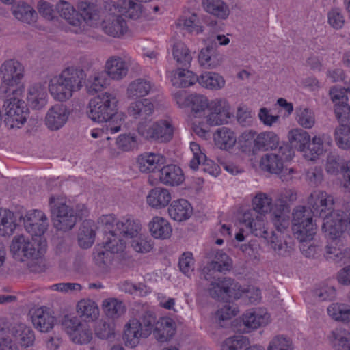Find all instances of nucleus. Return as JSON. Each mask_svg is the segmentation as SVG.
I'll return each instance as SVG.
<instances>
[{"instance_id":"338daca9","label":"nucleus","mask_w":350,"mask_h":350,"mask_svg":"<svg viewBox=\"0 0 350 350\" xmlns=\"http://www.w3.org/2000/svg\"><path fill=\"white\" fill-rule=\"evenodd\" d=\"M249 345L248 339L243 336H234L226 338L221 345V350H241Z\"/></svg>"},{"instance_id":"8fccbe9b","label":"nucleus","mask_w":350,"mask_h":350,"mask_svg":"<svg viewBox=\"0 0 350 350\" xmlns=\"http://www.w3.org/2000/svg\"><path fill=\"white\" fill-rule=\"evenodd\" d=\"M78 314L88 321L96 320L99 314L97 304L91 299H81L77 305Z\"/></svg>"},{"instance_id":"f8f14e48","label":"nucleus","mask_w":350,"mask_h":350,"mask_svg":"<svg viewBox=\"0 0 350 350\" xmlns=\"http://www.w3.org/2000/svg\"><path fill=\"white\" fill-rule=\"evenodd\" d=\"M25 230L32 237H41L48 228V219L46 215L39 210H31L19 217Z\"/></svg>"},{"instance_id":"4c0bfd02","label":"nucleus","mask_w":350,"mask_h":350,"mask_svg":"<svg viewBox=\"0 0 350 350\" xmlns=\"http://www.w3.org/2000/svg\"><path fill=\"white\" fill-rule=\"evenodd\" d=\"M223 56L213 46L202 49L198 55V62L205 68H214L220 65Z\"/></svg>"},{"instance_id":"680f3d73","label":"nucleus","mask_w":350,"mask_h":350,"mask_svg":"<svg viewBox=\"0 0 350 350\" xmlns=\"http://www.w3.org/2000/svg\"><path fill=\"white\" fill-rule=\"evenodd\" d=\"M103 308L108 318L116 319L120 317L125 312V307L121 301L115 298L105 299Z\"/></svg>"},{"instance_id":"37998d69","label":"nucleus","mask_w":350,"mask_h":350,"mask_svg":"<svg viewBox=\"0 0 350 350\" xmlns=\"http://www.w3.org/2000/svg\"><path fill=\"white\" fill-rule=\"evenodd\" d=\"M80 14L79 17L84 23V31H85L86 26H92L96 23L99 20V9L93 3H88L82 2L79 5Z\"/></svg>"},{"instance_id":"e433bc0d","label":"nucleus","mask_w":350,"mask_h":350,"mask_svg":"<svg viewBox=\"0 0 350 350\" xmlns=\"http://www.w3.org/2000/svg\"><path fill=\"white\" fill-rule=\"evenodd\" d=\"M171 200V193L167 189L163 187H155L151 189L147 196V203L155 208L167 206Z\"/></svg>"},{"instance_id":"ddd939ff","label":"nucleus","mask_w":350,"mask_h":350,"mask_svg":"<svg viewBox=\"0 0 350 350\" xmlns=\"http://www.w3.org/2000/svg\"><path fill=\"white\" fill-rule=\"evenodd\" d=\"M241 137L245 142L253 140V149L256 150H273L282 144L280 143L278 135L273 131L262 132L256 135L254 131H246L242 134Z\"/></svg>"},{"instance_id":"b1692460","label":"nucleus","mask_w":350,"mask_h":350,"mask_svg":"<svg viewBox=\"0 0 350 350\" xmlns=\"http://www.w3.org/2000/svg\"><path fill=\"white\" fill-rule=\"evenodd\" d=\"M347 89L334 87L330 90L332 100L335 104L334 112L338 120H344V115L350 116V107L347 105Z\"/></svg>"},{"instance_id":"58836bf2","label":"nucleus","mask_w":350,"mask_h":350,"mask_svg":"<svg viewBox=\"0 0 350 350\" xmlns=\"http://www.w3.org/2000/svg\"><path fill=\"white\" fill-rule=\"evenodd\" d=\"M171 81L176 88H187L197 81V77L191 71L185 68H178L172 72Z\"/></svg>"},{"instance_id":"ea45409f","label":"nucleus","mask_w":350,"mask_h":350,"mask_svg":"<svg viewBox=\"0 0 350 350\" xmlns=\"http://www.w3.org/2000/svg\"><path fill=\"white\" fill-rule=\"evenodd\" d=\"M232 262L229 256L221 250H217L214 259L207 265L208 273H225L232 268Z\"/></svg>"},{"instance_id":"09e8293b","label":"nucleus","mask_w":350,"mask_h":350,"mask_svg":"<svg viewBox=\"0 0 350 350\" xmlns=\"http://www.w3.org/2000/svg\"><path fill=\"white\" fill-rule=\"evenodd\" d=\"M16 226V216L14 213L10 210L0 208V235L12 234Z\"/></svg>"},{"instance_id":"72a5a7b5","label":"nucleus","mask_w":350,"mask_h":350,"mask_svg":"<svg viewBox=\"0 0 350 350\" xmlns=\"http://www.w3.org/2000/svg\"><path fill=\"white\" fill-rule=\"evenodd\" d=\"M176 325L172 319L163 317L157 321L154 329V335L161 342L167 341L175 334Z\"/></svg>"},{"instance_id":"c756f323","label":"nucleus","mask_w":350,"mask_h":350,"mask_svg":"<svg viewBox=\"0 0 350 350\" xmlns=\"http://www.w3.org/2000/svg\"><path fill=\"white\" fill-rule=\"evenodd\" d=\"M154 84L145 79L139 78L131 81L126 89V96L129 99L142 98L150 94Z\"/></svg>"},{"instance_id":"69168bd1","label":"nucleus","mask_w":350,"mask_h":350,"mask_svg":"<svg viewBox=\"0 0 350 350\" xmlns=\"http://www.w3.org/2000/svg\"><path fill=\"white\" fill-rule=\"evenodd\" d=\"M346 164L345 161L342 157L336 153L332 152L327 155L325 170L330 174L336 175L340 172H343Z\"/></svg>"},{"instance_id":"a19ab883","label":"nucleus","mask_w":350,"mask_h":350,"mask_svg":"<svg viewBox=\"0 0 350 350\" xmlns=\"http://www.w3.org/2000/svg\"><path fill=\"white\" fill-rule=\"evenodd\" d=\"M197 82L203 88L211 90L223 88L226 81L224 77L217 72H206L197 77Z\"/></svg>"},{"instance_id":"6e6552de","label":"nucleus","mask_w":350,"mask_h":350,"mask_svg":"<svg viewBox=\"0 0 350 350\" xmlns=\"http://www.w3.org/2000/svg\"><path fill=\"white\" fill-rule=\"evenodd\" d=\"M22 94L9 93L8 96H1L4 100L3 109L5 111V122L11 127H19L27 120L28 109L25 101L21 99Z\"/></svg>"},{"instance_id":"423d86ee","label":"nucleus","mask_w":350,"mask_h":350,"mask_svg":"<svg viewBox=\"0 0 350 350\" xmlns=\"http://www.w3.org/2000/svg\"><path fill=\"white\" fill-rule=\"evenodd\" d=\"M49 206L53 226L57 230L65 232L75 226L77 215L72 207L67 204L64 197L51 196Z\"/></svg>"},{"instance_id":"5701e85b","label":"nucleus","mask_w":350,"mask_h":350,"mask_svg":"<svg viewBox=\"0 0 350 350\" xmlns=\"http://www.w3.org/2000/svg\"><path fill=\"white\" fill-rule=\"evenodd\" d=\"M142 229V224L139 220L135 219L131 215H126L118 219L115 232L119 233L120 237L128 240L135 237L139 234Z\"/></svg>"},{"instance_id":"5fc2aeb1","label":"nucleus","mask_w":350,"mask_h":350,"mask_svg":"<svg viewBox=\"0 0 350 350\" xmlns=\"http://www.w3.org/2000/svg\"><path fill=\"white\" fill-rule=\"evenodd\" d=\"M45 252V241L40 240L39 242H36L27 238L23 257L27 259L36 260L38 262H42V256Z\"/></svg>"},{"instance_id":"393cba45","label":"nucleus","mask_w":350,"mask_h":350,"mask_svg":"<svg viewBox=\"0 0 350 350\" xmlns=\"http://www.w3.org/2000/svg\"><path fill=\"white\" fill-rule=\"evenodd\" d=\"M129 66L126 59L119 56H111L106 62L105 72L113 80H121L126 76Z\"/></svg>"},{"instance_id":"473e14b6","label":"nucleus","mask_w":350,"mask_h":350,"mask_svg":"<svg viewBox=\"0 0 350 350\" xmlns=\"http://www.w3.org/2000/svg\"><path fill=\"white\" fill-rule=\"evenodd\" d=\"M11 334L14 341L19 343L21 347L31 346L35 340L33 330L24 323L14 325L11 329Z\"/></svg>"},{"instance_id":"13d9d810","label":"nucleus","mask_w":350,"mask_h":350,"mask_svg":"<svg viewBox=\"0 0 350 350\" xmlns=\"http://www.w3.org/2000/svg\"><path fill=\"white\" fill-rule=\"evenodd\" d=\"M328 314L335 321L350 323V306L343 303H333L327 309Z\"/></svg>"},{"instance_id":"4468645a","label":"nucleus","mask_w":350,"mask_h":350,"mask_svg":"<svg viewBox=\"0 0 350 350\" xmlns=\"http://www.w3.org/2000/svg\"><path fill=\"white\" fill-rule=\"evenodd\" d=\"M307 202L312 214L321 218L334 211L333 197L323 191L312 192Z\"/></svg>"},{"instance_id":"f257e3e1","label":"nucleus","mask_w":350,"mask_h":350,"mask_svg":"<svg viewBox=\"0 0 350 350\" xmlns=\"http://www.w3.org/2000/svg\"><path fill=\"white\" fill-rule=\"evenodd\" d=\"M118 103L113 93H101L90 100L87 115L94 122H108L107 130L109 129L111 133H116L120 131L121 125L126 118L124 113L118 112Z\"/></svg>"},{"instance_id":"a18cd8bd","label":"nucleus","mask_w":350,"mask_h":350,"mask_svg":"<svg viewBox=\"0 0 350 350\" xmlns=\"http://www.w3.org/2000/svg\"><path fill=\"white\" fill-rule=\"evenodd\" d=\"M329 340L335 350H350V332L336 328L331 332Z\"/></svg>"},{"instance_id":"2eb2a0df","label":"nucleus","mask_w":350,"mask_h":350,"mask_svg":"<svg viewBox=\"0 0 350 350\" xmlns=\"http://www.w3.org/2000/svg\"><path fill=\"white\" fill-rule=\"evenodd\" d=\"M239 221L254 236L267 240L269 239V233L263 215H259L253 210H247L240 217Z\"/></svg>"},{"instance_id":"aec40b11","label":"nucleus","mask_w":350,"mask_h":350,"mask_svg":"<svg viewBox=\"0 0 350 350\" xmlns=\"http://www.w3.org/2000/svg\"><path fill=\"white\" fill-rule=\"evenodd\" d=\"M105 8L109 12L117 11L121 15L125 14L126 16L135 20L138 19L142 14V5L132 0L110 1L106 2Z\"/></svg>"},{"instance_id":"c85d7f7f","label":"nucleus","mask_w":350,"mask_h":350,"mask_svg":"<svg viewBox=\"0 0 350 350\" xmlns=\"http://www.w3.org/2000/svg\"><path fill=\"white\" fill-rule=\"evenodd\" d=\"M141 338H146L142 330V325L137 319H132L125 325L123 339L126 346L135 347Z\"/></svg>"},{"instance_id":"2f4dec72","label":"nucleus","mask_w":350,"mask_h":350,"mask_svg":"<svg viewBox=\"0 0 350 350\" xmlns=\"http://www.w3.org/2000/svg\"><path fill=\"white\" fill-rule=\"evenodd\" d=\"M193 212L189 202L184 199L173 201L168 208L170 217L177 221H183L190 217Z\"/></svg>"},{"instance_id":"864d4df0","label":"nucleus","mask_w":350,"mask_h":350,"mask_svg":"<svg viewBox=\"0 0 350 350\" xmlns=\"http://www.w3.org/2000/svg\"><path fill=\"white\" fill-rule=\"evenodd\" d=\"M288 139L293 147L304 153L310 142V136L301 129H295L288 133Z\"/></svg>"},{"instance_id":"9d476101","label":"nucleus","mask_w":350,"mask_h":350,"mask_svg":"<svg viewBox=\"0 0 350 350\" xmlns=\"http://www.w3.org/2000/svg\"><path fill=\"white\" fill-rule=\"evenodd\" d=\"M138 133L147 140L166 143L173 137L174 126L170 120H159L149 126H142Z\"/></svg>"},{"instance_id":"7ed1b4c3","label":"nucleus","mask_w":350,"mask_h":350,"mask_svg":"<svg viewBox=\"0 0 350 350\" xmlns=\"http://www.w3.org/2000/svg\"><path fill=\"white\" fill-rule=\"evenodd\" d=\"M293 154L288 144L282 143L277 149L262 156L260 166L262 170L271 174H280L283 182H288L293 178L295 171L293 167L286 166L293 158Z\"/></svg>"},{"instance_id":"f3484780","label":"nucleus","mask_w":350,"mask_h":350,"mask_svg":"<svg viewBox=\"0 0 350 350\" xmlns=\"http://www.w3.org/2000/svg\"><path fill=\"white\" fill-rule=\"evenodd\" d=\"M107 11L108 12V15L102 23L103 31L108 36L113 38L122 37L128 31V26L125 19L117 11Z\"/></svg>"},{"instance_id":"4d7b16f0","label":"nucleus","mask_w":350,"mask_h":350,"mask_svg":"<svg viewBox=\"0 0 350 350\" xmlns=\"http://www.w3.org/2000/svg\"><path fill=\"white\" fill-rule=\"evenodd\" d=\"M272 198L265 193H258L252 200L253 208L259 215L273 212L275 209L273 207Z\"/></svg>"},{"instance_id":"bf43d9fd","label":"nucleus","mask_w":350,"mask_h":350,"mask_svg":"<svg viewBox=\"0 0 350 350\" xmlns=\"http://www.w3.org/2000/svg\"><path fill=\"white\" fill-rule=\"evenodd\" d=\"M215 141L219 148L228 150L235 145L237 137L230 129L223 127L217 131L215 135Z\"/></svg>"},{"instance_id":"7c9ffc66","label":"nucleus","mask_w":350,"mask_h":350,"mask_svg":"<svg viewBox=\"0 0 350 350\" xmlns=\"http://www.w3.org/2000/svg\"><path fill=\"white\" fill-rule=\"evenodd\" d=\"M96 225L92 220H85L81 224L77 234L79 245L83 249L90 247L95 239Z\"/></svg>"},{"instance_id":"6ab92c4d","label":"nucleus","mask_w":350,"mask_h":350,"mask_svg":"<svg viewBox=\"0 0 350 350\" xmlns=\"http://www.w3.org/2000/svg\"><path fill=\"white\" fill-rule=\"evenodd\" d=\"M70 110L64 104L52 106L45 116V124L51 131H57L64 126L68 120Z\"/></svg>"},{"instance_id":"1a4fd4ad","label":"nucleus","mask_w":350,"mask_h":350,"mask_svg":"<svg viewBox=\"0 0 350 350\" xmlns=\"http://www.w3.org/2000/svg\"><path fill=\"white\" fill-rule=\"evenodd\" d=\"M62 327L70 340L76 344H87L92 338V332L88 323L81 321L77 317L66 316L62 321Z\"/></svg>"},{"instance_id":"bb28decb","label":"nucleus","mask_w":350,"mask_h":350,"mask_svg":"<svg viewBox=\"0 0 350 350\" xmlns=\"http://www.w3.org/2000/svg\"><path fill=\"white\" fill-rule=\"evenodd\" d=\"M159 180L165 185L177 186L185 180L183 170L175 165L163 166L160 170Z\"/></svg>"},{"instance_id":"f03ea898","label":"nucleus","mask_w":350,"mask_h":350,"mask_svg":"<svg viewBox=\"0 0 350 350\" xmlns=\"http://www.w3.org/2000/svg\"><path fill=\"white\" fill-rule=\"evenodd\" d=\"M86 75L82 69L73 67L64 70L60 75L51 79L49 90L54 99L65 101L79 91L85 83Z\"/></svg>"},{"instance_id":"052dcab7","label":"nucleus","mask_w":350,"mask_h":350,"mask_svg":"<svg viewBox=\"0 0 350 350\" xmlns=\"http://www.w3.org/2000/svg\"><path fill=\"white\" fill-rule=\"evenodd\" d=\"M176 25L196 34H199L203 31L198 16L195 13L190 16H180L176 22Z\"/></svg>"},{"instance_id":"0eeeda50","label":"nucleus","mask_w":350,"mask_h":350,"mask_svg":"<svg viewBox=\"0 0 350 350\" xmlns=\"http://www.w3.org/2000/svg\"><path fill=\"white\" fill-rule=\"evenodd\" d=\"M275 211L271 214V220L279 230L286 229L289 226L288 217L284 213L288 203L297 200V193L294 189L282 188L273 191Z\"/></svg>"},{"instance_id":"603ef678","label":"nucleus","mask_w":350,"mask_h":350,"mask_svg":"<svg viewBox=\"0 0 350 350\" xmlns=\"http://www.w3.org/2000/svg\"><path fill=\"white\" fill-rule=\"evenodd\" d=\"M202 5L208 13L220 19H226L230 14L228 6L222 0H203Z\"/></svg>"},{"instance_id":"20e7f679","label":"nucleus","mask_w":350,"mask_h":350,"mask_svg":"<svg viewBox=\"0 0 350 350\" xmlns=\"http://www.w3.org/2000/svg\"><path fill=\"white\" fill-rule=\"evenodd\" d=\"M0 96H8L9 93L23 94V68L18 62L5 61L0 67Z\"/></svg>"},{"instance_id":"3c124183","label":"nucleus","mask_w":350,"mask_h":350,"mask_svg":"<svg viewBox=\"0 0 350 350\" xmlns=\"http://www.w3.org/2000/svg\"><path fill=\"white\" fill-rule=\"evenodd\" d=\"M172 55L177 65L183 68H188L191 65L192 56L186 44L182 42H176L172 46Z\"/></svg>"},{"instance_id":"79ce46f5","label":"nucleus","mask_w":350,"mask_h":350,"mask_svg":"<svg viewBox=\"0 0 350 350\" xmlns=\"http://www.w3.org/2000/svg\"><path fill=\"white\" fill-rule=\"evenodd\" d=\"M151 234L156 239H165L171 236L172 228L169 222L163 217H154L149 223Z\"/></svg>"},{"instance_id":"39448f33","label":"nucleus","mask_w":350,"mask_h":350,"mask_svg":"<svg viewBox=\"0 0 350 350\" xmlns=\"http://www.w3.org/2000/svg\"><path fill=\"white\" fill-rule=\"evenodd\" d=\"M206 280L209 282L207 291L213 299L219 301H227L228 299H238L242 297L244 290L239 283L230 278H216L212 274L206 273L204 275Z\"/></svg>"},{"instance_id":"c03bdc74","label":"nucleus","mask_w":350,"mask_h":350,"mask_svg":"<svg viewBox=\"0 0 350 350\" xmlns=\"http://www.w3.org/2000/svg\"><path fill=\"white\" fill-rule=\"evenodd\" d=\"M340 124L335 129L334 139L337 146L344 150L350 148V122L346 118L338 120Z\"/></svg>"},{"instance_id":"dca6fc26","label":"nucleus","mask_w":350,"mask_h":350,"mask_svg":"<svg viewBox=\"0 0 350 350\" xmlns=\"http://www.w3.org/2000/svg\"><path fill=\"white\" fill-rule=\"evenodd\" d=\"M322 230L325 235L332 240L339 238L345 232V222L343 213L334 211L323 217Z\"/></svg>"},{"instance_id":"412c9836","label":"nucleus","mask_w":350,"mask_h":350,"mask_svg":"<svg viewBox=\"0 0 350 350\" xmlns=\"http://www.w3.org/2000/svg\"><path fill=\"white\" fill-rule=\"evenodd\" d=\"M57 10L60 16L68 23L72 31L76 33L84 31V23L71 4L65 1H59L57 4Z\"/></svg>"},{"instance_id":"774afa93","label":"nucleus","mask_w":350,"mask_h":350,"mask_svg":"<svg viewBox=\"0 0 350 350\" xmlns=\"http://www.w3.org/2000/svg\"><path fill=\"white\" fill-rule=\"evenodd\" d=\"M267 350H294V347L290 338L279 334L270 340Z\"/></svg>"},{"instance_id":"49530a36","label":"nucleus","mask_w":350,"mask_h":350,"mask_svg":"<svg viewBox=\"0 0 350 350\" xmlns=\"http://www.w3.org/2000/svg\"><path fill=\"white\" fill-rule=\"evenodd\" d=\"M292 230L295 237L300 243L309 242L312 240L317 232V224L313 221L299 224L292 226Z\"/></svg>"},{"instance_id":"0e129e2a","label":"nucleus","mask_w":350,"mask_h":350,"mask_svg":"<svg viewBox=\"0 0 350 350\" xmlns=\"http://www.w3.org/2000/svg\"><path fill=\"white\" fill-rule=\"evenodd\" d=\"M327 137L325 134L315 135L307 146L306 152H304V156L310 160H314L316 157L323 152V144Z\"/></svg>"},{"instance_id":"a211bd4d","label":"nucleus","mask_w":350,"mask_h":350,"mask_svg":"<svg viewBox=\"0 0 350 350\" xmlns=\"http://www.w3.org/2000/svg\"><path fill=\"white\" fill-rule=\"evenodd\" d=\"M230 116V105L226 100L215 99L211 102L210 113L206 120L210 126L226 124Z\"/></svg>"},{"instance_id":"e2e57ef3","label":"nucleus","mask_w":350,"mask_h":350,"mask_svg":"<svg viewBox=\"0 0 350 350\" xmlns=\"http://www.w3.org/2000/svg\"><path fill=\"white\" fill-rule=\"evenodd\" d=\"M187 107H189L196 116L210 109L211 103L208 98L202 94H192L187 96Z\"/></svg>"},{"instance_id":"9b49d317","label":"nucleus","mask_w":350,"mask_h":350,"mask_svg":"<svg viewBox=\"0 0 350 350\" xmlns=\"http://www.w3.org/2000/svg\"><path fill=\"white\" fill-rule=\"evenodd\" d=\"M154 105L148 98L139 99L130 103L127 108L128 115L137 122L139 133L142 126H146L152 119Z\"/></svg>"},{"instance_id":"de8ad7c7","label":"nucleus","mask_w":350,"mask_h":350,"mask_svg":"<svg viewBox=\"0 0 350 350\" xmlns=\"http://www.w3.org/2000/svg\"><path fill=\"white\" fill-rule=\"evenodd\" d=\"M109 84L107 74L104 71L97 72L88 77L86 88L90 94H94L98 92L102 91Z\"/></svg>"},{"instance_id":"6e6d98bb","label":"nucleus","mask_w":350,"mask_h":350,"mask_svg":"<svg viewBox=\"0 0 350 350\" xmlns=\"http://www.w3.org/2000/svg\"><path fill=\"white\" fill-rule=\"evenodd\" d=\"M276 229L278 232H271L270 240L271 247L279 255H289L293 250V246L291 243L287 242L284 234H282L284 230H279L277 228Z\"/></svg>"},{"instance_id":"a878e982","label":"nucleus","mask_w":350,"mask_h":350,"mask_svg":"<svg viewBox=\"0 0 350 350\" xmlns=\"http://www.w3.org/2000/svg\"><path fill=\"white\" fill-rule=\"evenodd\" d=\"M165 163V158L159 153L145 152L137 159V165L143 173H150Z\"/></svg>"},{"instance_id":"4be33fe9","label":"nucleus","mask_w":350,"mask_h":350,"mask_svg":"<svg viewBox=\"0 0 350 350\" xmlns=\"http://www.w3.org/2000/svg\"><path fill=\"white\" fill-rule=\"evenodd\" d=\"M31 321L35 328L38 331L48 332L54 327L56 319L49 308L40 307L33 312Z\"/></svg>"},{"instance_id":"f704fd0d","label":"nucleus","mask_w":350,"mask_h":350,"mask_svg":"<svg viewBox=\"0 0 350 350\" xmlns=\"http://www.w3.org/2000/svg\"><path fill=\"white\" fill-rule=\"evenodd\" d=\"M47 93L44 87L36 83L28 89L27 102L29 105L35 109H40L46 104Z\"/></svg>"},{"instance_id":"cd10ccee","label":"nucleus","mask_w":350,"mask_h":350,"mask_svg":"<svg viewBox=\"0 0 350 350\" xmlns=\"http://www.w3.org/2000/svg\"><path fill=\"white\" fill-rule=\"evenodd\" d=\"M270 316L264 309H256L247 311L243 315V323L250 329L267 325L269 321Z\"/></svg>"},{"instance_id":"c9c22d12","label":"nucleus","mask_w":350,"mask_h":350,"mask_svg":"<svg viewBox=\"0 0 350 350\" xmlns=\"http://www.w3.org/2000/svg\"><path fill=\"white\" fill-rule=\"evenodd\" d=\"M12 12L17 20L27 24H33L38 18L36 10L31 5L25 2L12 5Z\"/></svg>"}]
</instances>
